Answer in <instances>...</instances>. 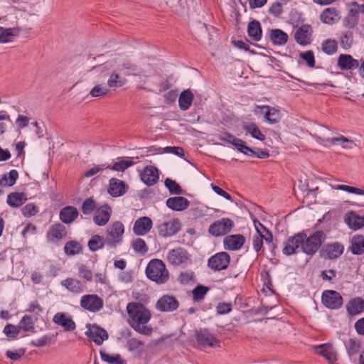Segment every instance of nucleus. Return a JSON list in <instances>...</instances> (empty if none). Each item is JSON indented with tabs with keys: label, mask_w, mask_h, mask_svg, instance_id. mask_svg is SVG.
Returning <instances> with one entry per match:
<instances>
[{
	"label": "nucleus",
	"mask_w": 364,
	"mask_h": 364,
	"mask_svg": "<svg viewBox=\"0 0 364 364\" xmlns=\"http://www.w3.org/2000/svg\"><path fill=\"white\" fill-rule=\"evenodd\" d=\"M129 326L137 333L150 336L153 328L146 324L151 318V311L143 304L138 302H130L127 305Z\"/></svg>",
	"instance_id": "1"
},
{
	"label": "nucleus",
	"mask_w": 364,
	"mask_h": 364,
	"mask_svg": "<svg viewBox=\"0 0 364 364\" xmlns=\"http://www.w3.org/2000/svg\"><path fill=\"white\" fill-rule=\"evenodd\" d=\"M145 272L150 280L159 284L166 283L169 279V272L164 262L159 259H151L148 263Z\"/></svg>",
	"instance_id": "2"
},
{
	"label": "nucleus",
	"mask_w": 364,
	"mask_h": 364,
	"mask_svg": "<svg viewBox=\"0 0 364 364\" xmlns=\"http://www.w3.org/2000/svg\"><path fill=\"white\" fill-rule=\"evenodd\" d=\"M326 239V235L323 231H316L307 237L301 244V250L309 255H314L319 249Z\"/></svg>",
	"instance_id": "3"
},
{
	"label": "nucleus",
	"mask_w": 364,
	"mask_h": 364,
	"mask_svg": "<svg viewBox=\"0 0 364 364\" xmlns=\"http://www.w3.org/2000/svg\"><path fill=\"white\" fill-rule=\"evenodd\" d=\"M233 227L234 222L231 219L223 218L209 226L208 232L214 237H221L230 232Z\"/></svg>",
	"instance_id": "4"
},
{
	"label": "nucleus",
	"mask_w": 364,
	"mask_h": 364,
	"mask_svg": "<svg viewBox=\"0 0 364 364\" xmlns=\"http://www.w3.org/2000/svg\"><path fill=\"white\" fill-rule=\"evenodd\" d=\"M166 259L171 264L178 266L190 263L191 255L183 247H177L168 251Z\"/></svg>",
	"instance_id": "5"
},
{
	"label": "nucleus",
	"mask_w": 364,
	"mask_h": 364,
	"mask_svg": "<svg viewBox=\"0 0 364 364\" xmlns=\"http://www.w3.org/2000/svg\"><path fill=\"white\" fill-rule=\"evenodd\" d=\"M80 304L84 309L94 313L100 311L104 306L102 299L97 294L83 295L80 299Z\"/></svg>",
	"instance_id": "6"
},
{
	"label": "nucleus",
	"mask_w": 364,
	"mask_h": 364,
	"mask_svg": "<svg viewBox=\"0 0 364 364\" xmlns=\"http://www.w3.org/2000/svg\"><path fill=\"white\" fill-rule=\"evenodd\" d=\"M321 301L326 308L331 309H338L343 304L341 295L333 290H325L322 294Z\"/></svg>",
	"instance_id": "7"
},
{
	"label": "nucleus",
	"mask_w": 364,
	"mask_h": 364,
	"mask_svg": "<svg viewBox=\"0 0 364 364\" xmlns=\"http://www.w3.org/2000/svg\"><path fill=\"white\" fill-rule=\"evenodd\" d=\"M230 262V257L225 252H218L212 256L208 261V266L214 271L225 269Z\"/></svg>",
	"instance_id": "8"
},
{
	"label": "nucleus",
	"mask_w": 364,
	"mask_h": 364,
	"mask_svg": "<svg viewBox=\"0 0 364 364\" xmlns=\"http://www.w3.org/2000/svg\"><path fill=\"white\" fill-rule=\"evenodd\" d=\"M181 228L178 219L164 221L157 226L159 234L163 237H171L177 234Z\"/></svg>",
	"instance_id": "9"
},
{
	"label": "nucleus",
	"mask_w": 364,
	"mask_h": 364,
	"mask_svg": "<svg viewBox=\"0 0 364 364\" xmlns=\"http://www.w3.org/2000/svg\"><path fill=\"white\" fill-rule=\"evenodd\" d=\"M124 232V225L119 221L114 222L107 229V243L111 246H115L119 243L122 240Z\"/></svg>",
	"instance_id": "10"
},
{
	"label": "nucleus",
	"mask_w": 364,
	"mask_h": 364,
	"mask_svg": "<svg viewBox=\"0 0 364 364\" xmlns=\"http://www.w3.org/2000/svg\"><path fill=\"white\" fill-rule=\"evenodd\" d=\"M306 238V234L298 233L288 239L284 243L282 252L285 255H291L297 252V250L301 249V244Z\"/></svg>",
	"instance_id": "11"
},
{
	"label": "nucleus",
	"mask_w": 364,
	"mask_h": 364,
	"mask_svg": "<svg viewBox=\"0 0 364 364\" xmlns=\"http://www.w3.org/2000/svg\"><path fill=\"white\" fill-rule=\"evenodd\" d=\"M87 328L85 335L98 346L108 338L107 331L97 325L87 324Z\"/></svg>",
	"instance_id": "12"
},
{
	"label": "nucleus",
	"mask_w": 364,
	"mask_h": 364,
	"mask_svg": "<svg viewBox=\"0 0 364 364\" xmlns=\"http://www.w3.org/2000/svg\"><path fill=\"white\" fill-rule=\"evenodd\" d=\"M141 180L146 185L151 186L156 184L159 179V172L154 166H147L140 173Z\"/></svg>",
	"instance_id": "13"
},
{
	"label": "nucleus",
	"mask_w": 364,
	"mask_h": 364,
	"mask_svg": "<svg viewBox=\"0 0 364 364\" xmlns=\"http://www.w3.org/2000/svg\"><path fill=\"white\" fill-rule=\"evenodd\" d=\"M262 232L264 235L258 230V233L252 236L253 249L257 253L262 250L264 240L266 243L270 244L273 240L272 234L268 229H264Z\"/></svg>",
	"instance_id": "14"
},
{
	"label": "nucleus",
	"mask_w": 364,
	"mask_h": 364,
	"mask_svg": "<svg viewBox=\"0 0 364 364\" xmlns=\"http://www.w3.org/2000/svg\"><path fill=\"white\" fill-rule=\"evenodd\" d=\"M153 223L149 217H141L134 224L133 232L136 235L143 236L146 235L152 228Z\"/></svg>",
	"instance_id": "15"
},
{
	"label": "nucleus",
	"mask_w": 364,
	"mask_h": 364,
	"mask_svg": "<svg viewBox=\"0 0 364 364\" xmlns=\"http://www.w3.org/2000/svg\"><path fill=\"white\" fill-rule=\"evenodd\" d=\"M313 30L309 25H303L299 27L294 33V38L296 43L301 46H306L311 43Z\"/></svg>",
	"instance_id": "16"
},
{
	"label": "nucleus",
	"mask_w": 364,
	"mask_h": 364,
	"mask_svg": "<svg viewBox=\"0 0 364 364\" xmlns=\"http://www.w3.org/2000/svg\"><path fill=\"white\" fill-rule=\"evenodd\" d=\"M197 342L203 346L219 347L220 341L208 330L200 331L196 334Z\"/></svg>",
	"instance_id": "17"
},
{
	"label": "nucleus",
	"mask_w": 364,
	"mask_h": 364,
	"mask_svg": "<svg viewBox=\"0 0 364 364\" xmlns=\"http://www.w3.org/2000/svg\"><path fill=\"white\" fill-rule=\"evenodd\" d=\"M178 305V301L174 296L164 295L158 300L156 307L161 311H172L176 310Z\"/></svg>",
	"instance_id": "18"
},
{
	"label": "nucleus",
	"mask_w": 364,
	"mask_h": 364,
	"mask_svg": "<svg viewBox=\"0 0 364 364\" xmlns=\"http://www.w3.org/2000/svg\"><path fill=\"white\" fill-rule=\"evenodd\" d=\"M112 215V209L108 205H104L98 208L94 215L93 221L99 226L105 225Z\"/></svg>",
	"instance_id": "19"
},
{
	"label": "nucleus",
	"mask_w": 364,
	"mask_h": 364,
	"mask_svg": "<svg viewBox=\"0 0 364 364\" xmlns=\"http://www.w3.org/2000/svg\"><path fill=\"white\" fill-rule=\"evenodd\" d=\"M53 321L63 328L65 331H73L75 329L76 325L74 321L65 313L58 312L53 318Z\"/></svg>",
	"instance_id": "20"
},
{
	"label": "nucleus",
	"mask_w": 364,
	"mask_h": 364,
	"mask_svg": "<svg viewBox=\"0 0 364 364\" xmlns=\"http://www.w3.org/2000/svg\"><path fill=\"white\" fill-rule=\"evenodd\" d=\"M245 242V238L242 235H230L225 237L224 247L226 250H238Z\"/></svg>",
	"instance_id": "21"
},
{
	"label": "nucleus",
	"mask_w": 364,
	"mask_h": 364,
	"mask_svg": "<svg viewBox=\"0 0 364 364\" xmlns=\"http://www.w3.org/2000/svg\"><path fill=\"white\" fill-rule=\"evenodd\" d=\"M319 18L322 23L332 25L336 23L340 20L341 15L336 8L328 7L321 13Z\"/></svg>",
	"instance_id": "22"
},
{
	"label": "nucleus",
	"mask_w": 364,
	"mask_h": 364,
	"mask_svg": "<svg viewBox=\"0 0 364 364\" xmlns=\"http://www.w3.org/2000/svg\"><path fill=\"white\" fill-rule=\"evenodd\" d=\"M67 235L66 228L61 223L53 225L47 233V240L48 242H55L64 239Z\"/></svg>",
	"instance_id": "23"
},
{
	"label": "nucleus",
	"mask_w": 364,
	"mask_h": 364,
	"mask_svg": "<svg viewBox=\"0 0 364 364\" xmlns=\"http://www.w3.org/2000/svg\"><path fill=\"white\" fill-rule=\"evenodd\" d=\"M128 187L126 183L117 178H112L109 180L108 193L113 197H118L124 195Z\"/></svg>",
	"instance_id": "24"
},
{
	"label": "nucleus",
	"mask_w": 364,
	"mask_h": 364,
	"mask_svg": "<svg viewBox=\"0 0 364 364\" xmlns=\"http://www.w3.org/2000/svg\"><path fill=\"white\" fill-rule=\"evenodd\" d=\"M166 206L175 211H183L190 205L189 200L183 196L169 198L166 201Z\"/></svg>",
	"instance_id": "25"
},
{
	"label": "nucleus",
	"mask_w": 364,
	"mask_h": 364,
	"mask_svg": "<svg viewBox=\"0 0 364 364\" xmlns=\"http://www.w3.org/2000/svg\"><path fill=\"white\" fill-rule=\"evenodd\" d=\"M338 66L341 70H354L359 67V61L350 55L341 54L338 59Z\"/></svg>",
	"instance_id": "26"
},
{
	"label": "nucleus",
	"mask_w": 364,
	"mask_h": 364,
	"mask_svg": "<svg viewBox=\"0 0 364 364\" xmlns=\"http://www.w3.org/2000/svg\"><path fill=\"white\" fill-rule=\"evenodd\" d=\"M345 222L350 229L357 230L364 226V217L350 211L346 215Z\"/></svg>",
	"instance_id": "27"
},
{
	"label": "nucleus",
	"mask_w": 364,
	"mask_h": 364,
	"mask_svg": "<svg viewBox=\"0 0 364 364\" xmlns=\"http://www.w3.org/2000/svg\"><path fill=\"white\" fill-rule=\"evenodd\" d=\"M348 250L353 255H360L364 253V236L361 235H353L350 240Z\"/></svg>",
	"instance_id": "28"
},
{
	"label": "nucleus",
	"mask_w": 364,
	"mask_h": 364,
	"mask_svg": "<svg viewBox=\"0 0 364 364\" xmlns=\"http://www.w3.org/2000/svg\"><path fill=\"white\" fill-rule=\"evenodd\" d=\"M346 310L350 316H355L364 311V300L360 297L350 299L347 305Z\"/></svg>",
	"instance_id": "29"
},
{
	"label": "nucleus",
	"mask_w": 364,
	"mask_h": 364,
	"mask_svg": "<svg viewBox=\"0 0 364 364\" xmlns=\"http://www.w3.org/2000/svg\"><path fill=\"white\" fill-rule=\"evenodd\" d=\"M79 213L74 206H66L60 212V219L65 224L72 223L78 216Z\"/></svg>",
	"instance_id": "30"
},
{
	"label": "nucleus",
	"mask_w": 364,
	"mask_h": 364,
	"mask_svg": "<svg viewBox=\"0 0 364 364\" xmlns=\"http://www.w3.org/2000/svg\"><path fill=\"white\" fill-rule=\"evenodd\" d=\"M315 348L318 354L323 356L329 362L333 363L337 360L336 351L331 344H322Z\"/></svg>",
	"instance_id": "31"
},
{
	"label": "nucleus",
	"mask_w": 364,
	"mask_h": 364,
	"mask_svg": "<svg viewBox=\"0 0 364 364\" xmlns=\"http://www.w3.org/2000/svg\"><path fill=\"white\" fill-rule=\"evenodd\" d=\"M136 163L131 158L128 157H119L112 165H107V168L112 171L123 172L130 166L134 165Z\"/></svg>",
	"instance_id": "32"
},
{
	"label": "nucleus",
	"mask_w": 364,
	"mask_h": 364,
	"mask_svg": "<svg viewBox=\"0 0 364 364\" xmlns=\"http://www.w3.org/2000/svg\"><path fill=\"white\" fill-rule=\"evenodd\" d=\"M61 285L74 294H81L84 291L82 282L74 278H67L61 281Z\"/></svg>",
	"instance_id": "33"
},
{
	"label": "nucleus",
	"mask_w": 364,
	"mask_h": 364,
	"mask_svg": "<svg viewBox=\"0 0 364 364\" xmlns=\"http://www.w3.org/2000/svg\"><path fill=\"white\" fill-rule=\"evenodd\" d=\"M194 95L190 90L183 91L178 98V106L183 111H186L190 108L192 105Z\"/></svg>",
	"instance_id": "34"
},
{
	"label": "nucleus",
	"mask_w": 364,
	"mask_h": 364,
	"mask_svg": "<svg viewBox=\"0 0 364 364\" xmlns=\"http://www.w3.org/2000/svg\"><path fill=\"white\" fill-rule=\"evenodd\" d=\"M269 38L273 44L282 46L287 42L288 35L280 29H272L269 33Z\"/></svg>",
	"instance_id": "35"
},
{
	"label": "nucleus",
	"mask_w": 364,
	"mask_h": 364,
	"mask_svg": "<svg viewBox=\"0 0 364 364\" xmlns=\"http://www.w3.org/2000/svg\"><path fill=\"white\" fill-rule=\"evenodd\" d=\"M343 245L338 242L327 245L325 250L327 257L331 259L339 257L343 254Z\"/></svg>",
	"instance_id": "36"
},
{
	"label": "nucleus",
	"mask_w": 364,
	"mask_h": 364,
	"mask_svg": "<svg viewBox=\"0 0 364 364\" xmlns=\"http://www.w3.org/2000/svg\"><path fill=\"white\" fill-rule=\"evenodd\" d=\"M248 36L255 41H259L262 38V28L259 21L253 20L250 21L247 27Z\"/></svg>",
	"instance_id": "37"
},
{
	"label": "nucleus",
	"mask_w": 364,
	"mask_h": 364,
	"mask_svg": "<svg viewBox=\"0 0 364 364\" xmlns=\"http://www.w3.org/2000/svg\"><path fill=\"white\" fill-rule=\"evenodd\" d=\"M257 109H268L269 113L267 115H269L268 117V122L269 124H274L280 122L282 119V114L280 110L278 108L270 107L269 105H257Z\"/></svg>",
	"instance_id": "38"
},
{
	"label": "nucleus",
	"mask_w": 364,
	"mask_h": 364,
	"mask_svg": "<svg viewBox=\"0 0 364 364\" xmlns=\"http://www.w3.org/2000/svg\"><path fill=\"white\" fill-rule=\"evenodd\" d=\"M26 197L23 193L14 192L7 197V203L14 208L21 206L26 200Z\"/></svg>",
	"instance_id": "39"
},
{
	"label": "nucleus",
	"mask_w": 364,
	"mask_h": 364,
	"mask_svg": "<svg viewBox=\"0 0 364 364\" xmlns=\"http://www.w3.org/2000/svg\"><path fill=\"white\" fill-rule=\"evenodd\" d=\"M242 128L245 130L248 134H250L252 137L258 139L259 141H264L265 139V136L262 133L260 129L255 123H244L242 124Z\"/></svg>",
	"instance_id": "40"
},
{
	"label": "nucleus",
	"mask_w": 364,
	"mask_h": 364,
	"mask_svg": "<svg viewBox=\"0 0 364 364\" xmlns=\"http://www.w3.org/2000/svg\"><path fill=\"white\" fill-rule=\"evenodd\" d=\"M18 178V173L16 170H11L9 173L3 175L0 178V186L9 187L16 183Z\"/></svg>",
	"instance_id": "41"
},
{
	"label": "nucleus",
	"mask_w": 364,
	"mask_h": 364,
	"mask_svg": "<svg viewBox=\"0 0 364 364\" xmlns=\"http://www.w3.org/2000/svg\"><path fill=\"white\" fill-rule=\"evenodd\" d=\"M18 28H4L0 27V42L7 43L12 41V38L19 34Z\"/></svg>",
	"instance_id": "42"
},
{
	"label": "nucleus",
	"mask_w": 364,
	"mask_h": 364,
	"mask_svg": "<svg viewBox=\"0 0 364 364\" xmlns=\"http://www.w3.org/2000/svg\"><path fill=\"white\" fill-rule=\"evenodd\" d=\"M323 141H324V140ZM325 141L329 142L333 145L341 144H343V148L346 149H352L355 146V144L352 140L348 139L344 136L326 139Z\"/></svg>",
	"instance_id": "43"
},
{
	"label": "nucleus",
	"mask_w": 364,
	"mask_h": 364,
	"mask_svg": "<svg viewBox=\"0 0 364 364\" xmlns=\"http://www.w3.org/2000/svg\"><path fill=\"white\" fill-rule=\"evenodd\" d=\"M144 343L136 338H130L127 341V348L130 352L141 354L144 352Z\"/></svg>",
	"instance_id": "44"
},
{
	"label": "nucleus",
	"mask_w": 364,
	"mask_h": 364,
	"mask_svg": "<svg viewBox=\"0 0 364 364\" xmlns=\"http://www.w3.org/2000/svg\"><path fill=\"white\" fill-rule=\"evenodd\" d=\"M127 80L124 78H120L117 73H112L107 80V86L110 89L115 90L118 87H122Z\"/></svg>",
	"instance_id": "45"
},
{
	"label": "nucleus",
	"mask_w": 364,
	"mask_h": 364,
	"mask_svg": "<svg viewBox=\"0 0 364 364\" xmlns=\"http://www.w3.org/2000/svg\"><path fill=\"white\" fill-rule=\"evenodd\" d=\"M18 328L22 329L26 332H35L34 322L32 318L29 316L25 315L22 317L18 323Z\"/></svg>",
	"instance_id": "46"
},
{
	"label": "nucleus",
	"mask_w": 364,
	"mask_h": 364,
	"mask_svg": "<svg viewBox=\"0 0 364 364\" xmlns=\"http://www.w3.org/2000/svg\"><path fill=\"white\" fill-rule=\"evenodd\" d=\"M87 245L92 252H96L104 247L103 238L98 235H95L90 238Z\"/></svg>",
	"instance_id": "47"
},
{
	"label": "nucleus",
	"mask_w": 364,
	"mask_h": 364,
	"mask_svg": "<svg viewBox=\"0 0 364 364\" xmlns=\"http://www.w3.org/2000/svg\"><path fill=\"white\" fill-rule=\"evenodd\" d=\"M100 356L103 361L108 364H124V360L122 359L120 355H110L105 352L101 351Z\"/></svg>",
	"instance_id": "48"
},
{
	"label": "nucleus",
	"mask_w": 364,
	"mask_h": 364,
	"mask_svg": "<svg viewBox=\"0 0 364 364\" xmlns=\"http://www.w3.org/2000/svg\"><path fill=\"white\" fill-rule=\"evenodd\" d=\"M230 144L235 146L238 151L244 154H251L252 153V149L247 146L244 141L235 136L231 140Z\"/></svg>",
	"instance_id": "49"
},
{
	"label": "nucleus",
	"mask_w": 364,
	"mask_h": 364,
	"mask_svg": "<svg viewBox=\"0 0 364 364\" xmlns=\"http://www.w3.org/2000/svg\"><path fill=\"white\" fill-rule=\"evenodd\" d=\"M321 48L326 54L332 55L337 51V42L335 40L327 39L322 43Z\"/></svg>",
	"instance_id": "50"
},
{
	"label": "nucleus",
	"mask_w": 364,
	"mask_h": 364,
	"mask_svg": "<svg viewBox=\"0 0 364 364\" xmlns=\"http://www.w3.org/2000/svg\"><path fill=\"white\" fill-rule=\"evenodd\" d=\"M64 250L67 255H75L81 252L82 247L79 242L76 241H70L65 244Z\"/></svg>",
	"instance_id": "51"
},
{
	"label": "nucleus",
	"mask_w": 364,
	"mask_h": 364,
	"mask_svg": "<svg viewBox=\"0 0 364 364\" xmlns=\"http://www.w3.org/2000/svg\"><path fill=\"white\" fill-rule=\"evenodd\" d=\"M286 0H278L273 3L269 9V13L274 17H279L283 13V5Z\"/></svg>",
	"instance_id": "52"
},
{
	"label": "nucleus",
	"mask_w": 364,
	"mask_h": 364,
	"mask_svg": "<svg viewBox=\"0 0 364 364\" xmlns=\"http://www.w3.org/2000/svg\"><path fill=\"white\" fill-rule=\"evenodd\" d=\"M109 91L108 86L97 85L90 90V95L93 97H100L107 95Z\"/></svg>",
	"instance_id": "53"
},
{
	"label": "nucleus",
	"mask_w": 364,
	"mask_h": 364,
	"mask_svg": "<svg viewBox=\"0 0 364 364\" xmlns=\"http://www.w3.org/2000/svg\"><path fill=\"white\" fill-rule=\"evenodd\" d=\"M117 70L120 72L127 71H136V66L129 59H122L117 63Z\"/></svg>",
	"instance_id": "54"
},
{
	"label": "nucleus",
	"mask_w": 364,
	"mask_h": 364,
	"mask_svg": "<svg viewBox=\"0 0 364 364\" xmlns=\"http://www.w3.org/2000/svg\"><path fill=\"white\" fill-rule=\"evenodd\" d=\"M164 184L171 193L176 195L183 193V189L175 181L168 178L165 180Z\"/></svg>",
	"instance_id": "55"
},
{
	"label": "nucleus",
	"mask_w": 364,
	"mask_h": 364,
	"mask_svg": "<svg viewBox=\"0 0 364 364\" xmlns=\"http://www.w3.org/2000/svg\"><path fill=\"white\" fill-rule=\"evenodd\" d=\"M134 250L139 254L144 255L148 251V247L141 238H136L132 244Z\"/></svg>",
	"instance_id": "56"
},
{
	"label": "nucleus",
	"mask_w": 364,
	"mask_h": 364,
	"mask_svg": "<svg viewBox=\"0 0 364 364\" xmlns=\"http://www.w3.org/2000/svg\"><path fill=\"white\" fill-rule=\"evenodd\" d=\"M353 42V35L351 31L344 32L341 37V45L343 48H349Z\"/></svg>",
	"instance_id": "57"
},
{
	"label": "nucleus",
	"mask_w": 364,
	"mask_h": 364,
	"mask_svg": "<svg viewBox=\"0 0 364 364\" xmlns=\"http://www.w3.org/2000/svg\"><path fill=\"white\" fill-rule=\"evenodd\" d=\"M209 289L206 287L198 285L193 290L194 300L198 301L202 300L208 293Z\"/></svg>",
	"instance_id": "58"
},
{
	"label": "nucleus",
	"mask_w": 364,
	"mask_h": 364,
	"mask_svg": "<svg viewBox=\"0 0 364 364\" xmlns=\"http://www.w3.org/2000/svg\"><path fill=\"white\" fill-rule=\"evenodd\" d=\"M299 57L301 59L306 62L309 67L314 68L315 66V58L313 51L308 50L304 53H301L299 54Z\"/></svg>",
	"instance_id": "59"
},
{
	"label": "nucleus",
	"mask_w": 364,
	"mask_h": 364,
	"mask_svg": "<svg viewBox=\"0 0 364 364\" xmlns=\"http://www.w3.org/2000/svg\"><path fill=\"white\" fill-rule=\"evenodd\" d=\"M333 188L336 190L344 191L350 193H355L357 195L364 196V190L358 188L353 186H349L346 185H336L333 186Z\"/></svg>",
	"instance_id": "60"
},
{
	"label": "nucleus",
	"mask_w": 364,
	"mask_h": 364,
	"mask_svg": "<svg viewBox=\"0 0 364 364\" xmlns=\"http://www.w3.org/2000/svg\"><path fill=\"white\" fill-rule=\"evenodd\" d=\"M20 331V328L18 326H16L12 324H7L4 329V333L5 335L11 338L15 339L17 338Z\"/></svg>",
	"instance_id": "61"
},
{
	"label": "nucleus",
	"mask_w": 364,
	"mask_h": 364,
	"mask_svg": "<svg viewBox=\"0 0 364 364\" xmlns=\"http://www.w3.org/2000/svg\"><path fill=\"white\" fill-rule=\"evenodd\" d=\"M21 212L25 217H32L38 213V208L34 203H28L21 209Z\"/></svg>",
	"instance_id": "62"
},
{
	"label": "nucleus",
	"mask_w": 364,
	"mask_h": 364,
	"mask_svg": "<svg viewBox=\"0 0 364 364\" xmlns=\"http://www.w3.org/2000/svg\"><path fill=\"white\" fill-rule=\"evenodd\" d=\"M79 276L84 279L86 282H91L92 280V272L85 265L81 264L78 268Z\"/></svg>",
	"instance_id": "63"
},
{
	"label": "nucleus",
	"mask_w": 364,
	"mask_h": 364,
	"mask_svg": "<svg viewBox=\"0 0 364 364\" xmlns=\"http://www.w3.org/2000/svg\"><path fill=\"white\" fill-rule=\"evenodd\" d=\"M95 208V202L91 198H87L82 205V212L85 215L92 213Z\"/></svg>",
	"instance_id": "64"
}]
</instances>
